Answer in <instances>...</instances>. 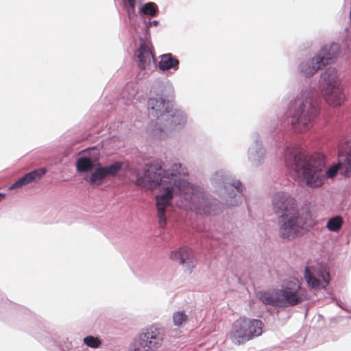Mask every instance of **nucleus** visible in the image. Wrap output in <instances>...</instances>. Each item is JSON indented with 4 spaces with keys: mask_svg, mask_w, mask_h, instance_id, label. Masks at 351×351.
I'll return each instance as SVG.
<instances>
[{
    "mask_svg": "<svg viewBox=\"0 0 351 351\" xmlns=\"http://www.w3.org/2000/svg\"><path fill=\"white\" fill-rule=\"evenodd\" d=\"M285 161L287 167L296 173L300 184L311 188L321 187L326 176L333 178L341 168L339 162L330 167L324 174L325 160L322 154H316L307 158L300 148L295 147H288L285 149Z\"/></svg>",
    "mask_w": 351,
    "mask_h": 351,
    "instance_id": "1",
    "label": "nucleus"
},
{
    "mask_svg": "<svg viewBox=\"0 0 351 351\" xmlns=\"http://www.w3.org/2000/svg\"><path fill=\"white\" fill-rule=\"evenodd\" d=\"M181 167L180 164H174L171 170L166 171L162 167L156 169L150 167L145 173V177L149 182L154 185L162 186L165 190V193L156 197L158 217L161 228L166 225L165 211L171 206L173 193L183 195L193 194V188L189 182L178 179V175L181 174Z\"/></svg>",
    "mask_w": 351,
    "mask_h": 351,
    "instance_id": "2",
    "label": "nucleus"
},
{
    "mask_svg": "<svg viewBox=\"0 0 351 351\" xmlns=\"http://www.w3.org/2000/svg\"><path fill=\"white\" fill-rule=\"evenodd\" d=\"M274 213L279 216V235L291 240L302 235L312 226L309 212L300 213L296 200L289 193L278 192L272 198Z\"/></svg>",
    "mask_w": 351,
    "mask_h": 351,
    "instance_id": "3",
    "label": "nucleus"
},
{
    "mask_svg": "<svg viewBox=\"0 0 351 351\" xmlns=\"http://www.w3.org/2000/svg\"><path fill=\"white\" fill-rule=\"evenodd\" d=\"M258 298L265 304L280 308L296 306L308 299L306 291L300 285L295 290L287 287L260 292Z\"/></svg>",
    "mask_w": 351,
    "mask_h": 351,
    "instance_id": "4",
    "label": "nucleus"
},
{
    "mask_svg": "<svg viewBox=\"0 0 351 351\" xmlns=\"http://www.w3.org/2000/svg\"><path fill=\"white\" fill-rule=\"evenodd\" d=\"M317 101L312 97L295 101L291 124L294 129L302 132L308 130L317 115Z\"/></svg>",
    "mask_w": 351,
    "mask_h": 351,
    "instance_id": "5",
    "label": "nucleus"
},
{
    "mask_svg": "<svg viewBox=\"0 0 351 351\" xmlns=\"http://www.w3.org/2000/svg\"><path fill=\"white\" fill-rule=\"evenodd\" d=\"M264 324L260 319L240 317L232 325L230 339L236 345H242L261 336Z\"/></svg>",
    "mask_w": 351,
    "mask_h": 351,
    "instance_id": "6",
    "label": "nucleus"
},
{
    "mask_svg": "<svg viewBox=\"0 0 351 351\" xmlns=\"http://www.w3.org/2000/svg\"><path fill=\"white\" fill-rule=\"evenodd\" d=\"M165 330L162 327L152 325L145 328L132 344L130 351H156L159 349L165 338Z\"/></svg>",
    "mask_w": 351,
    "mask_h": 351,
    "instance_id": "7",
    "label": "nucleus"
},
{
    "mask_svg": "<svg viewBox=\"0 0 351 351\" xmlns=\"http://www.w3.org/2000/svg\"><path fill=\"white\" fill-rule=\"evenodd\" d=\"M324 82V98L332 106H340L345 100V95L335 69H328L322 75Z\"/></svg>",
    "mask_w": 351,
    "mask_h": 351,
    "instance_id": "8",
    "label": "nucleus"
},
{
    "mask_svg": "<svg viewBox=\"0 0 351 351\" xmlns=\"http://www.w3.org/2000/svg\"><path fill=\"white\" fill-rule=\"evenodd\" d=\"M339 47L337 45L323 47L316 57L313 58L311 66L309 62H303L300 65L301 72L306 77L312 76L317 70L328 64L330 60L335 58L338 52Z\"/></svg>",
    "mask_w": 351,
    "mask_h": 351,
    "instance_id": "9",
    "label": "nucleus"
},
{
    "mask_svg": "<svg viewBox=\"0 0 351 351\" xmlns=\"http://www.w3.org/2000/svg\"><path fill=\"white\" fill-rule=\"evenodd\" d=\"M138 66L141 70L150 69L152 64H156L154 49L151 42L142 40L140 47L135 51Z\"/></svg>",
    "mask_w": 351,
    "mask_h": 351,
    "instance_id": "10",
    "label": "nucleus"
},
{
    "mask_svg": "<svg viewBox=\"0 0 351 351\" xmlns=\"http://www.w3.org/2000/svg\"><path fill=\"white\" fill-rule=\"evenodd\" d=\"M122 164L114 162L109 166L97 168L90 176H86L84 180L92 185H100L107 176H114L121 170Z\"/></svg>",
    "mask_w": 351,
    "mask_h": 351,
    "instance_id": "11",
    "label": "nucleus"
},
{
    "mask_svg": "<svg viewBox=\"0 0 351 351\" xmlns=\"http://www.w3.org/2000/svg\"><path fill=\"white\" fill-rule=\"evenodd\" d=\"M304 278L312 289H320L328 286L330 275L327 271L316 272L311 267H306L304 270Z\"/></svg>",
    "mask_w": 351,
    "mask_h": 351,
    "instance_id": "12",
    "label": "nucleus"
},
{
    "mask_svg": "<svg viewBox=\"0 0 351 351\" xmlns=\"http://www.w3.org/2000/svg\"><path fill=\"white\" fill-rule=\"evenodd\" d=\"M170 258L179 262L186 271H191L196 264L192 250L187 247H181L178 250L172 252Z\"/></svg>",
    "mask_w": 351,
    "mask_h": 351,
    "instance_id": "13",
    "label": "nucleus"
},
{
    "mask_svg": "<svg viewBox=\"0 0 351 351\" xmlns=\"http://www.w3.org/2000/svg\"><path fill=\"white\" fill-rule=\"evenodd\" d=\"M149 108L152 110L154 116L158 118L162 117L170 112L171 104L169 101H166L162 98H152L148 101Z\"/></svg>",
    "mask_w": 351,
    "mask_h": 351,
    "instance_id": "14",
    "label": "nucleus"
},
{
    "mask_svg": "<svg viewBox=\"0 0 351 351\" xmlns=\"http://www.w3.org/2000/svg\"><path fill=\"white\" fill-rule=\"evenodd\" d=\"M45 173L46 170L43 168L34 170L19 178L16 182H15L10 186V189H14L27 185L33 181L40 179Z\"/></svg>",
    "mask_w": 351,
    "mask_h": 351,
    "instance_id": "15",
    "label": "nucleus"
},
{
    "mask_svg": "<svg viewBox=\"0 0 351 351\" xmlns=\"http://www.w3.org/2000/svg\"><path fill=\"white\" fill-rule=\"evenodd\" d=\"M162 119L165 121V126L169 128H176L178 125H182L185 123V117L177 110H170L169 114H165Z\"/></svg>",
    "mask_w": 351,
    "mask_h": 351,
    "instance_id": "16",
    "label": "nucleus"
},
{
    "mask_svg": "<svg viewBox=\"0 0 351 351\" xmlns=\"http://www.w3.org/2000/svg\"><path fill=\"white\" fill-rule=\"evenodd\" d=\"M158 66L160 71H165L173 69L176 71L178 69L179 60L171 53H166L160 56V61Z\"/></svg>",
    "mask_w": 351,
    "mask_h": 351,
    "instance_id": "17",
    "label": "nucleus"
},
{
    "mask_svg": "<svg viewBox=\"0 0 351 351\" xmlns=\"http://www.w3.org/2000/svg\"><path fill=\"white\" fill-rule=\"evenodd\" d=\"M343 224V219L341 216H335L328 219L326 223V228L331 232H338Z\"/></svg>",
    "mask_w": 351,
    "mask_h": 351,
    "instance_id": "18",
    "label": "nucleus"
},
{
    "mask_svg": "<svg viewBox=\"0 0 351 351\" xmlns=\"http://www.w3.org/2000/svg\"><path fill=\"white\" fill-rule=\"evenodd\" d=\"M94 166L92 159L86 157L80 158L76 162V168L79 172H86Z\"/></svg>",
    "mask_w": 351,
    "mask_h": 351,
    "instance_id": "19",
    "label": "nucleus"
},
{
    "mask_svg": "<svg viewBox=\"0 0 351 351\" xmlns=\"http://www.w3.org/2000/svg\"><path fill=\"white\" fill-rule=\"evenodd\" d=\"M341 173L346 178L351 177V154L345 157L343 162H340Z\"/></svg>",
    "mask_w": 351,
    "mask_h": 351,
    "instance_id": "20",
    "label": "nucleus"
},
{
    "mask_svg": "<svg viewBox=\"0 0 351 351\" xmlns=\"http://www.w3.org/2000/svg\"><path fill=\"white\" fill-rule=\"evenodd\" d=\"M339 154L345 156L351 154V138L343 139L339 144Z\"/></svg>",
    "mask_w": 351,
    "mask_h": 351,
    "instance_id": "21",
    "label": "nucleus"
},
{
    "mask_svg": "<svg viewBox=\"0 0 351 351\" xmlns=\"http://www.w3.org/2000/svg\"><path fill=\"white\" fill-rule=\"evenodd\" d=\"M188 319L187 315L183 311L176 312L173 315V322L175 326H180Z\"/></svg>",
    "mask_w": 351,
    "mask_h": 351,
    "instance_id": "22",
    "label": "nucleus"
},
{
    "mask_svg": "<svg viewBox=\"0 0 351 351\" xmlns=\"http://www.w3.org/2000/svg\"><path fill=\"white\" fill-rule=\"evenodd\" d=\"M142 12L144 14L154 16L157 12V7L154 3L149 2L142 8Z\"/></svg>",
    "mask_w": 351,
    "mask_h": 351,
    "instance_id": "23",
    "label": "nucleus"
},
{
    "mask_svg": "<svg viewBox=\"0 0 351 351\" xmlns=\"http://www.w3.org/2000/svg\"><path fill=\"white\" fill-rule=\"evenodd\" d=\"M84 343L88 347L97 348L101 345V341L97 337L87 336L84 339Z\"/></svg>",
    "mask_w": 351,
    "mask_h": 351,
    "instance_id": "24",
    "label": "nucleus"
},
{
    "mask_svg": "<svg viewBox=\"0 0 351 351\" xmlns=\"http://www.w3.org/2000/svg\"><path fill=\"white\" fill-rule=\"evenodd\" d=\"M232 186L239 192H241L243 191L242 184L239 181L234 182L232 184Z\"/></svg>",
    "mask_w": 351,
    "mask_h": 351,
    "instance_id": "25",
    "label": "nucleus"
},
{
    "mask_svg": "<svg viewBox=\"0 0 351 351\" xmlns=\"http://www.w3.org/2000/svg\"><path fill=\"white\" fill-rule=\"evenodd\" d=\"M158 23V22L157 21H153L152 22L150 23V25H157Z\"/></svg>",
    "mask_w": 351,
    "mask_h": 351,
    "instance_id": "26",
    "label": "nucleus"
},
{
    "mask_svg": "<svg viewBox=\"0 0 351 351\" xmlns=\"http://www.w3.org/2000/svg\"><path fill=\"white\" fill-rule=\"evenodd\" d=\"M4 194L0 193V201L2 200L4 198Z\"/></svg>",
    "mask_w": 351,
    "mask_h": 351,
    "instance_id": "27",
    "label": "nucleus"
}]
</instances>
